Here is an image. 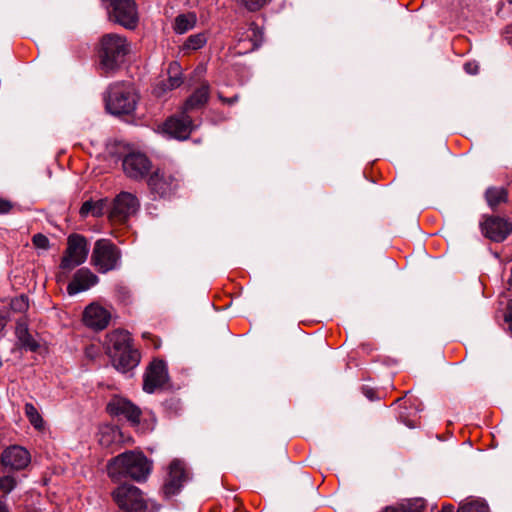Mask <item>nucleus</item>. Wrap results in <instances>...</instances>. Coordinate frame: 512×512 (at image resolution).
Returning a JSON list of instances; mask_svg holds the SVG:
<instances>
[{"label": "nucleus", "instance_id": "43", "mask_svg": "<svg viewBox=\"0 0 512 512\" xmlns=\"http://www.w3.org/2000/svg\"><path fill=\"white\" fill-rule=\"evenodd\" d=\"M0 512H9L6 505L0 500Z\"/></svg>", "mask_w": 512, "mask_h": 512}, {"label": "nucleus", "instance_id": "41", "mask_svg": "<svg viewBox=\"0 0 512 512\" xmlns=\"http://www.w3.org/2000/svg\"><path fill=\"white\" fill-rule=\"evenodd\" d=\"M506 39L512 45V27H508L506 30Z\"/></svg>", "mask_w": 512, "mask_h": 512}, {"label": "nucleus", "instance_id": "37", "mask_svg": "<svg viewBox=\"0 0 512 512\" xmlns=\"http://www.w3.org/2000/svg\"><path fill=\"white\" fill-rule=\"evenodd\" d=\"M12 209V203L10 201L0 198V214L9 213Z\"/></svg>", "mask_w": 512, "mask_h": 512}, {"label": "nucleus", "instance_id": "15", "mask_svg": "<svg viewBox=\"0 0 512 512\" xmlns=\"http://www.w3.org/2000/svg\"><path fill=\"white\" fill-rule=\"evenodd\" d=\"M107 411L112 416L125 417L133 425L140 421V409L124 398H113L107 405Z\"/></svg>", "mask_w": 512, "mask_h": 512}, {"label": "nucleus", "instance_id": "24", "mask_svg": "<svg viewBox=\"0 0 512 512\" xmlns=\"http://www.w3.org/2000/svg\"><path fill=\"white\" fill-rule=\"evenodd\" d=\"M16 336L21 345L30 351H36L39 347L37 341L28 331V326L25 322L19 321L16 325Z\"/></svg>", "mask_w": 512, "mask_h": 512}, {"label": "nucleus", "instance_id": "21", "mask_svg": "<svg viewBox=\"0 0 512 512\" xmlns=\"http://www.w3.org/2000/svg\"><path fill=\"white\" fill-rule=\"evenodd\" d=\"M209 94V84L207 82L202 83V85L185 101L183 110H185V112H189L203 107L209 99Z\"/></svg>", "mask_w": 512, "mask_h": 512}, {"label": "nucleus", "instance_id": "7", "mask_svg": "<svg viewBox=\"0 0 512 512\" xmlns=\"http://www.w3.org/2000/svg\"><path fill=\"white\" fill-rule=\"evenodd\" d=\"M88 253L89 247L86 238L80 234H71L67 239V248L62 257L60 268L71 271L86 261Z\"/></svg>", "mask_w": 512, "mask_h": 512}, {"label": "nucleus", "instance_id": "4", "mask_svg": "<svg viewBox=\"0 0 512 512\" xmlns=\"http://www.w3.org/2000/svg\"><path fill=\"white\" fill-rule=\"evenodd\" d=\"M135 107L136 95L131 85L115 83L109 87L106 108L111 114H130Z\"/></svg>", "mask_w": 512, "mask_h": 512}, {"label": "nucleus", "instance_id": "9", "mask_svg": "<svg viewBox=\"0 0 512 512\" xmlns=\"http://www.w3.org/2000/svg\"><path fill=\"white\" fill-rule=\"evenodd\" d=\"M137 197L129 192L118 194L109 212V219L114 223H125L139 209Z\"/></svg>", "mask_w": 512, "mask_h": 512}, {"label": "nucleus", "instance_id": "28", "mask_svg": "<svg viewBox=\"0 0 512 512\" xmlns=\"http://www.w3.org/2000/svg\"><path fill=\"white\" fill-rule=\"evenodd\" d=\"M207 43V36L205 33H197L190 35L181 46L184 52L196 51L201 49Z\"/></svg>", "mask_w": 512, "mask_h": 512}, {"label": "nucleus", "instance_id": "18", "mask_svg": "<svg viewBox=\"0 0 512 512\" xmlns=\"http://www.w3.org/2000/svg\"><path fill=\"white\" fill-rule=\"evenodd\" d=\"M185 479L186 474L183 463L179 460L172 461L169 466L168 477L163 487L164 493L167 496L178 493Z\"/></svg>", "mask_w": 512, "mask_h": 512}, {"label": "nucleus", "instance_id": "36", "mask_svg": "<svg viewBox=\"0 0 512 512\" xmlns=\"http://www.w3.org/2000/svg\"><path fill=\"white\" fill-rule=\"evenodd\" d=\"M464 70L469 75H476L479 72V64L476 61H468L464 64Z\"/></svg>", "mask_w": 512, "mask_h": 512}, {"label": "nucleus", "instance_id": "25", "mask_svg": "<svg viewBox=\"0 0 512 512\" xmlns=\"http://www.w3.org/2000/svg\"><path fill=\"white\" fill-rule=\"evenodd\" d=\"M106 206L107 201L104 199H100L98 201L88 200L82 204L79 213L83 218H86L89 215L93 217H100L104 214Z\"/></svg>", "mask_w": 512, "mask_h": 512}, {"label": "nucleus", "instance_id": "17", "mask_svg": "<svg viewBox=\"0 0 512 512\" xmlns=\"http://www.w3.org/2000/svg\"><path fill=\"white\" fill-rule=\"evenodd\" d=\"M98 277L88 268H81L74 274L73 279L67 286L69 295H76L90 289L98 283Z\"/></svg>", "mask_w": 512, "mask_h": 512}, {"label": "nucleus", "instance_id": "32", "mask_svg": "<svg viewBox=\"0 0 512 512\" xmlns=\"http://www.w3.org/2000/svg\"><path fill=\"white\" fill-rule=\"evenodd\" d=\"M240 5L244 6L249 11H258L271 0H236Z\"/></svg>", "mask_w": 512, "mask_h": 512}, {"label": "nucleus", "instance_id": "11", "mask_svg": "<svg viewBox=\"0 0 512 512\" xmlns=\"http://www.w3.org/2000/svg\"><path fill=\"white\" fill-rule=\"evenodd\" d=\"M168 379L166 363L163 360H154L145 373L143 389L147 393H154L156 390L163 388Z\"/></svg>", "mask_w": 512, "mask_h": 512}, {"label": "nucleus", "instance_id": "1", "mask_svg": "<svg viewBox=\"0 0 512 512\" xmlns=\"http://www.w3.org/2000/svg\"><path fill=\"white\" fill-rule=\"evenodd\" d=\"M151 472V463L140 451H126L112 458L107 464L108 476L115 482L131 478L145 481Z\"/></svg>", "mask_w": 512, "mask_h": 512}, {"label": "nucleus", "instance_id": "20", "mask_svg": "<svg viewBox=\"0 0 512 512\" xmlns=\"http://www.w3.org/2000/svg\"><path fill=\"white\" fill-rule=\"evenodd\" d=\"M106 346L110 356L112 353L118 354V352L131 348L130 334L124 330L112 331L107 335Z\"/></svg>", "mask_w": 512, "mask_h": 512}, {"label": "nucleus", "instance_id": "16", "mask_svg": "<svg viewBox=\"0 0 512 512\" xmlns=\"http://www.w3.org/2000/svg\"><path fill=\"white\" fill-rule=\"evenodd\" d=\"M111 315L104 307L98 304H90L83 313L85 325L96 330H102L109 324Z\"/></svg>", "mask_w": 512, "mask_h": 512}, {"label": "nucleus", "instance_id": "40", "mask_svg": "<svg viewBox=\"0 0 512 512\" xmlns=\"http://www.w3.org/2000/svg\"><path fill=\"white\" fill-rule=\"evenodd\" d=\"M363 392H364V395L370 399V400H373L374 399V391L370 388H364L363 389Z\"/></svg>", "mask_w": 512, "mask_h": 512}, {"label": "nucleus", "instance_id": "39", "mask_svg": "<svg viewBox=\"0 0 512 512\" xmlns=\"http://www.w3.org/2000/svg\"><path fill=\"white\" fill-rule=\"evenodd\" d=\"M219 99H220L222 102H224V103H227V104L231 105V104L235 103V102L238 100V96H234V97H232V98H225V97H223V96L219 95Z\"/></svg>", "mask_w": 512, "mask_h": 512}, {"label": "nucleus", "instance_id": "23", "mask_svg": "<svg viewBox=\"0 0 512 512\" xmlns=\"http://www.w3.org/2000/svg\"><path fill=\"white\" fill-rule=\"evenodd\" d=\"M197 23V16L195 13H185L176 16L173 24V30L176 34L182 35L192 30Z\"/></svg>", "mask_w": 512, "mask_h": 512}, {"label": "nucleus", "instance_id": "10", "mask_svg": "<svg viewBox=\"0 0 512 512\" xmlns=\"http://www.w3.org/2000/svg\"><path fill=\"white\" fill-rule=\"evenodd\" d=\"M480 227L483 235L494 242H502L512 233V222L498 216L486 217Z\"/></svg>", "mask_w": 512, "mask_h": 512}, {"label": "nucleus", "instance_id": "26", "mask_svg": "<svg viewBox=\"0 0 512 512\" xmlns=\"http://www.w3.org/2000/svg\"><path fill=\"white\" fill-rule=\"evenodd\" d=\"M121 431L114 426H103L99 431V443L104 447H109L121 440Z\"/></svg>", "mask_w": 512, "mask_h": 512}, {"label": "nucleus", "instance_id": "29", "mask_svg": "<svg viewBox=\"0 0 512 512\" xmlns=\"http://www.w3.org/2000/svg\"><path fill=\"white\" fill-rule=\"evenodd\" d=\"M424 507L422 499H414L396 507H387L383 512H423Z\"/></svg>", "mask_w": 512, "mask_h": 512}, {"label": "nucleus", "instance_id": "38", "mask_svg": "<svg viewBox=\"0 0 512 512\" xmlns=\"http://www.w3.org/2000/svg\"><path fill=\"white\" fill-rule=\"evenodd\" d=\"M509 329L512 331V300L509 303V313L505 316Z\"/></svg>", "mask_w": 512, "mask_h": 512}, {"label": "nucleus", "instance_id": "8", "mask_svg": "<svg viewBox=\"0 0 512 512\" xmlns=\"http://www.w3.org/2000/svg\"><path fill=\"white\" fill-rule=\"evenodd\" d=\"M110 3L109 17L114 22L134 29L139 21L138 8L134 0H102Z\"/></svg>", "mask_w": 512, "mask_h": 512}, {"label": "nucleus", "instance_id": "34", "mask_svg": "<svg viewBox=\"0 0 512 512\" xmlns=\"http://www.w3.org/2000/svg\"><path fill=\"white\" fill-rule=\"evenodd\" d=\"M11 307L14 311H26L29 307L28 297L25 295H20L19 297L14 298L11 301Z\"/></svg>", "mask_w": 512, "mask_h": 512}, {"label": "nucleus", "instance_id": "27", "mask_svg": "<svg viewBox=\"0 0 512 512\" xmlns=\"http://www.w3.org/2000/svg\"><path fill=\"white\" fill-rule=\"evenodd\" d=\"M507 197V191L503 187H490L485 193L486 201L492 209H495L501 203H505Z\"/></svg>", "mask_w": 512, "mask_h": 512}, {"label": "nucleus", "instance_id": "2", "mask_svg": "<svg viewBox=\"0 0 512 512\" xmlns=\"http://www.w3.org/2000/svg\"><path fill=\"white\" fill-rule=\"evenodd\" d=\"M130 52V43L125 36L108 33L101 37L99 58L100 67L106 73L116 71Z\"/></svg>", "mask_w": 512, "mask_h": 512}, {"label": "nucleus", "instance_id": "12", "mask_svg": "<svg viewBox=\"0 0 512 512\" xmlns=\"http://www.w3.org/2000/svg\"><path fill=\"white\" fill-rule=\"evenodd\" d=\"M193 129L192 119L185 110H182L178 116L167 119L162 126L165 134L176 139L188 138Z\"/></svg>", "mask_w": 512, "mask_h": 512}, {"label": "nucleus", "instance_id": "35", "mask_svg": "<svg viewBox=\"0 0 512 512\" xmlns=\"http://www.w3.org/2000/svg\"><path fill=\"white\" fill-rule=\"evenodd\" d=\"M32 243L36 248L42 249V250H48L50 247L49 239L41 233L35 234L33 236Z\"/></svg>", "mask_w": 512, "mask_h": 512}, {"label": "nucleus", "instance_id": "42", "mask_svg": "<svg viewBox=\"0 0 512 512\" xmlns=\"http://www.w3.org/2000/svg\"><path fill=\"white\" fill-rule=\"evenodd\" d=\"M507 284H508V289L510 291H512V267H511L510 276L508 278Z\"/></svg>", "mask_w": 512, "mask_h": 512}, {"label": "nucleus", "instance_id": "33", "mask_svg": "<svg viewBox=\"0 0 512 512\" xmlns=\"http://www.w3.org/2000/svg\"><path fill=\"white\" fill-rule=\"evenodd\" d=\"M17 485L16 479L11 475L0 477V491L9 494Z\"/></svg>", "mask_w": 512, "mask_h": 512}, {"label": "nucleus", "instance_id": "3", "mask_svg": "<svg viewBox=\"0 0 512 512\" xmlns=\"http://www.w3.org/2000/svg\"><path fill=\"white\" fill-rule=\"evenodd\" d=\"M121 250L109 239H99L95 242L91 264L99 273L116 270L121 265Z\"/></svg>", "mask_w": 512, "mask_h": 512}, {"label": "nucleus", "instance_id": "13", "mask_svg": "<svg viewBox=\"0 0 512 512\" xmlns=\"http://www.w3.org/2000/svg\"><path fill=\"white\" fill-rule=\"evenodd\" d=\"M122 166L125 174L132 179L144 178L151 168V162L147 156L140 152H132L127 154Z\"/></svg>", "mask_w": 512, "mask_h": 512}, {"label": "nucleus", "instance_id": "19", "mask_svg": "<svg viewBox=\"0 0 512 512\" xmlns=\"http://www.w3.org/2000/svg\"><path fill=\"white\" fill-rule=\"evenodd\" d=\"M110 357L112 358L113 366L122 373L133 369L139 363V354L132 347L118 352V354L112 353Z\"/></svg>", "mask_w": 512, "mask_h": 512}, {"label": "nucleus", "instance_id": "22", "mask_svg": "<svg viewBox=\"0 0 512 512\" xmlns=\"http://www.w3.org/2000/svg\"><path fill=\"white\" fill-rule=\"evenodd\" d=\"M182 84V77L178 71V66L176 63L171 64L169 67V78L167 83L163 82L160 85H157L154 88V93L157 96H161L167 90H172L179 87Z\"/></svg>", "mask_w": 512, "mask_h": 512}, {"label": "nucleus", "instance_id": "14", "mask_svg": "<svg viewBox=\"0 0 512 512\" xmlns=\"http://www.w3.org/2000/svg\"><path fill=\"white\" fill-rule=\"evenodd\" d=\"M30 461L31 457L28 450L18 445L6 448L1 455V464L13 470L26 468Z\"/></svg>", "mask_w": 512, "mask_h": 512}, {"label": "nucleus", "instance_id": "31", "mask_svg": "<svg viewBox=\"0 0 512 512\" xmlns=\"http://www.w3.org/2000/svg\"><path fill=\"white\" fill-rule=\"evenodd\" d=\"M489 508L486 503L480 500H474L462 505L457 512H488Z\"/></svg>", "mask_w": 512, "mask_h": 512}, {"label": "nucleus", "instance_id": "5", "mask_svg": "<svg viewBox=\"0 0 512 512\" xmlns=\"http://www.w3.org/2000/svg\"><path fill=\"white\" fill-rule=\"evenodd\" d=\"M119 512H148L147 502L141 490L131 484H122L112 493Z\"/></svg>", "mask_w": 512, "mask_h": 512}, {"label": "nucleus", "instance_id": "30", "mask_svg": "<svg viewBox=\"0 0 512 512\" xmlns=\"http://www.w3.org/2000/svg\"><path fill=\"white\" fill-rule=\"evenodd\" d=\"M24 412L28 418L30 424L37 430L44 428V420L37 408L32 403H26L24 406Z\"/></svg>", "mask_w": 512, "mask_h": 512}, {"label": "nucleus", "instance_id": "6", "mask_svg": "<svg viewBox=\"0 0 512 512\" xmlns=\"http://www.w3.org/2000/svg\"><path fill=\"white\" fill-rule=\"evenodd\" d=\"M180 174L171 168H158L148 179V186L152 193L159 197L173 194L180 186Z\"/></svg>", "mask_w": 512, "mask_h": 512}]
</instances>
